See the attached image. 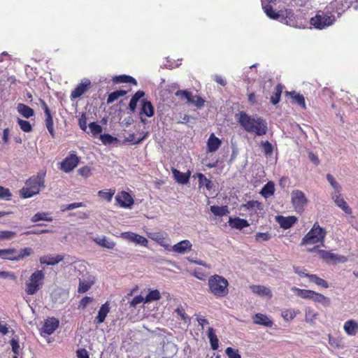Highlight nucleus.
<instances>
[{
  "instance_id": "obj_1",
  "label": "nucleus",
  "mask_w": 358,
  "mask_h": 358,
  "mask_svg": "<svg viewBox=\"0 0 358 358\" xmlns=\"http://www.w3.org/2000/svg\"><path fill=\"white\" fill-rule=\"evenodd\" d=\"M241 127L249 134L262 136L268 132L267 121L257 115H250L245 111H240L235 115Z\"/></svg>"
},
{
  "instance_id": "obj_2",
  "label": "nucleus",
  "mask_w": 358,
  "mask_h": 358,
  "mask_svg": "<svg viewBox=\"0 0 358 358\" xmlns=\"http://www.w3.org/2000/svg\"><path fill=\"white\" fill-rule=\"evenodd\" d=\"M262 6L266 15L272 20H277L290 27H296L294 13L291 9L280 10L275 12L269 3Z\"/></svg>"
},
{
  "instance_id": "obj_3",
  "label": "nucleus",
  "mask_w": 358,
  "mask_h": 358,
  "mask_svg": "<svg viewBox=\"0 0 358 358\" xmlns=\"http://www.w3.org/2000/svg\"><path fill=\"white\" fill-rule=\"evenodd\" d=\"M208 292L217 298H222L229 294L228 280L222 275L215 274L208 280Z\"/></svg>"
},
{
  "instance_id": "obj_4",
  "label": "nucleus",
  "mask_w": 358,
  "mask_h": 358,
  "mask_svg": "<svg viewBox=\"0 0 358 358\" xmlns=\"http://www.w3.org/2000/svg\"><path fill=\"white\" fill-rule=\"evenodd\" d=\"M45 173L38 174L25 182V187L20 191V196L23 199L30 198L40 192V188L45 187Z\"/></svg>"
},
{
  "instance_id": "obj_5",
  "label": "nucleus",
  "mask_w": 358,
  "mask_h": 358,
  "mask_svg": "<svg viewBox=\"0 0 358 358\" xmlns=\"http://www.w3.org/2000/svg\"><path fill=\"white\" fill-rule=\"evenodd\" d=\"M326 235V229L321 227L318 222H315L312 229L302 238L301 244L308 245L320 243L323 245Z\"/></svg>"
},
{
  "instance_id": "obj_6",
  "label": "nucleus",
  "mask_w": 358,
  "mask_h": 358,
  "mask_svg": "<svg viewBox=\"0 0 358 358\" xmlns=\"http://www.w3.org/2000/svg\"><path fill=\"white\" fill-rule=\"evenodd\" d=\"M44 279L45 273L42 270L35 271L31 275L29 281L26 284V293L29 295L35 294L42 287Z\"/></svg>"
},
{
  "instance_id": "obj_7",
  "label": "nucleus",
  "mask_w": 358,
  "mask_h": 358,
  "mask_svg": "<svg viewBox=\"0 0 358 358\" xmlns=\"http://www.w3.org/2000/svg\"><path fill=\"white\" fill-rule=\"evenodd\" d=\"M335 20L334 15H329L324 12H318L317 14L310 19V24L319 29H324L331 25Z\"/></svg>"
},
{
  "instance_id": "obj_8",
  "label": "nucleus",
  "mask_w": 358,
  "mask_h": 358,
  "mask_svg": "<svg viewBox=\"0 0 358 358\" xmlns=\"http://www.w3.org/2000/svg\"><path fill=\"white\" fill-rule=\"evenodd\" d=\"M291 200L294 210L297 213L304 211L305 206L308 203V199L305 194L301 190H294L291 193Z\"/></svg>"
},
{
  "instance_id": "obj_9",
  "label": "nucleus",
  "mask_w": 358,
  "mask_h": 358,
  "mask_svg": "<svg viewBox=\"0 0 358 358\" xmlns=\"http://www.w3.org/2000/svg\"><path fill=\"white\" fill-rule=\"evenodd\" d=\"M315 250H317L318 253L322 259L324 260L329 262H342L344 263L347 262V258L345 256L336 255L334 253H332L329 251H326L324 250H317V246L314 247L313 249L310 250V251L313 252Z\"/></svg>"
},
{
  "instance_id": "obj_10",
  "label": "nucleus",
  "mask_w": 358,
  "mask_h": 358,
  "mask_svg": "<svg viewBox=\"0 0 358 358\" xmlns=\"http://www.w3.org/2000/svg\"><path fill=\"white\" fill-rule=\"evenodd\" d=\"M79 158L74 153L70 154L61 163V169L65 173H70L78 164Z\"/></svg>"
},
{
  "instance_id": "obj_11",
  "label": "nucleus",
  "mask_w": 358,
  "mask_h": 358,
  "mask_svg": "<svg viewBox=\"0 0 358 358\" xmlns=\"http://www.w3.org/2000/svg\"><path fill=\"white\" fill-rule=\"evenodd\" d=\"M120 237L143 246H147L148 243V241L145 237L131 231L122 232L120 234Z\"/></svg>"
},
{
  "instance_id": "obj_12",
  "label": "nucleus",
  "mask_w": 358,
  "mask_h": 358,
  "mask_svg": "<svg viewBox=\"0 0 358 358\" xmlns=\"http://www.w3.org/2000/svg\"><path fill=\"white\" fill-rule=\"evenodd\" d=\"M91 86V82L89 79L84 78L81 80L76 87L71 92V98L76 99L80 97Z\"/></svg>"
},
{
  "instance_id": "obj_13",
  "label": "nucleus",
  "mask_w": 358,
  "mask_h": 358,
  "mask_svg": "<svg viewBox=\"0 0 358 358\" xmlns=\"http://www.w3.org/2000/svg\"><path fill=\"white\" fill-rule=\"evenodd\" d=\"M115 200L122 208H131L134 204L133 198L125 191L119 192L115 196Z\"/></svg>"
},
{
  "instance_id": "obj_14",
  "label": "nucleus",
  "mask_w": 358,
  "mask_h": 358,
  "mask_svg": "<svg viewBox=\"0 0 358 358\" xmlns=\"http://www.w3.org/2000/svg\"><path fill=\"white\" fill-rule=\"evenodd\" d=\"M59 327V320L55 317L48 318L44 322L42 327L41 335L44 334L50 335L52 334Z\"/></svg>"
},
{
  "instance_id": "obj_15",
  "label": "nucleus",
  "mask_w": 358,
  "mask_h": 358,
  "mask_svg": "<svg viewBox=\"0 0 358 358\" xmlns=\"http://www.w3.org/2000/svg\"><path fill=\"white\" fill-rule=\"evenodd\" d=\"M331 199L334 200L336 205L345 213L351 214L352 213L351 208L348 205L346 201L342 197L341 193L332 194Z\"/></svg>"
},
{
  "instance_id": "obj_16",
  "label": "nucleus",
  "mask_w": 358,
  "mask_h": 358,
  "mask_svg": "<svg viewBox=\"0 0 358 358\" xmlns=\"http://www.w3.org/2000/svg\"><path fill=\"white\" fill-rule=\"evenodd\" d=\"M276 221L280 224L281 228L284 229H288L296 222L297 218L295 216L284 217L282 215H278L276 217Z\"/></svg>"
},
{
  "instance_id": "obj_17",
  "label": "nucleus",
  "mask_w": 358,
  "mask_h": 358,
  "mask_svg": "<svg viewBox=\"0 0 358 358\" xmlns=\"http://www.w3.org/2000/svg\"><path fill=\"white\" fill-rule=\"evenodd\" d=\"M192 244L189 240H183L172 246L171 250L179 254H185L192 250Z\"/></svg>"
},
{
  "instance_id": "obj_18",
  "label": "nucleus",
  "mask_w": 358,
  "mask_h": 358,
  "mask_svg": "<svg viewBox=\"0 0 358 358\" xmlns=\"http://www.w3.org/2000/svg\"><path fill=\"white\" fill-rule=\"evenodd\" d=\"M64 259V256L62 255H57L56 256L45 255L39 259V262L42 264L50 266H55Z\"/></svg>"
},
{
  "instance_id": "obj_19",
  "label": "nucleus",
  "mask_w": 358,
  "mask_h": 358,
  "mask_svg": "<svg viewBox=\"0 0 358 358\" xmlns=\"http://www.w3.org/2000/svg\"><path fill=\"white\" fill-rule=\"evenodd\" d=\"M171 171L175 180L178 183L185 185L189 182L191 174L190 171H188L187 173H182L174 168H172Z\"/></svg>"
},
{
  "instance_id": "obj_20",
  "label": "nucleus",
  "mask_w": 358,
  "mask_h": 358,
  "mask_svg": "<svg viewBox=\"0 0 358 358\" xmlns=\"http://www.w3.org/2000/svg\"><path fill=\"white\" fill-rule=\"evenodd\" d=\"M94 278L92 276H90L87 279L80 278L78 292L79 293H85L94 284Z\"/></svg>"
},
{
  "instance_id": "obj_21",
  "label": "nucleus",
  "mask_w": 358,
  "mask_h": 358,
  "mask_svg": "<svg viewBox=\"0 0 358 358\" xmlns=\"http://www.w3.org/2000/svg\"><path fill=\"white\" fill-rule=\"evenodd\" d=\"M221 141L216 137L214 134H211L207 141V151L208 152L217 151L221 145Z\"/></svg>"
},
{
  "instance_id": "obj_22",
  "label": "nucleus",
  "mask_w": 358,
  "mask_h": 358,
  "mask_svg": "<svg viewBox=\"0 0 358 358\" xmlns=\"http://www.w3.org/2000/svg\"><path fill=\"white\" fill-rule=\"evenodd\" d=\"M109 312L110 304L108 301H106L101 306L98 312V315L95 318V323L97 324H100L101 323L103 322Z\"/></svg>"
},
{
  "instance_id": "obj_23",
  "label": "nucleus",
  "mask_w": 358,
  "mask_h": 358,
  "mask_svg": "<svg viewBox=\"0 0 358 358\" xmlns=\"http://www.w3.org/2000/svg\"><path fill=\"white\" fill-rule=\"evenodd\" d=\"M343 329L348 336H355L358 332V323L353 320H348L345 322Z\"/></svg>"
},
{
  "instance_id": "obj_24",
  "label": "nucleus",
  "mask_w": 358,
  "mask_h": 358,
  "mask_svg": "<svg viewBox=\"0 0 358 358\" xmlns=\"http://www.w3.org/2000/svg\"><path fill=\"white\" fill-rule=\"evenodd\" d=\"M254 323L257 324H261L267 327H271L273 324L272 320L267 315L262 313H257L255 315Z\"/></svg>"
},
{
  "instance_id": "obj_25",
  "label": "nucleus",
  "mask_w": 358,
  "mask_h": 358,
  "mask_svg": "<svg viewBox=\"0 0 358 358\" xmlns=\"http://www.w3.org/2000/svg\"><path fill=\"white\" fill-rule=\"evenodd\" d=\"M229 224L231 227L238 229H242L249 226V224L246 220L241 219L239 217H229Z\"/></svg>"
},
{
  "instance_id": "obj_26",
  "label": "nucleus",
  "mask_w": 358,
  "mask_h": 358,
  "mask_svg": "<svg viewBox=\"0 0 358 358\" xmlns=\"http://www.w3.org/2000/svg\"><path fill=\"white\" fill-rule=\"evenodd\" d=\"M140 115H145L147 117H152L154 115V107L150 101L143 100Z\"/></svg>"
},
{
  "instance_id": "obj_27",
  "label": "nucleus",
  "mask_w": 358,
  "mask_h": 358,
  "mask_svg": "<svg viewBox=\"0 0 358 358\" xmlns=\"http://www.w3.org/2000/svg\"><path fill=\"white\" fill-rule=\"evenodd\" d=\"M250 289L253 293L257 294L259 296H268L269 298L272 296V294L270 289L263 285H252L250 286Z\"/></svg>"
},
{
  "instance_id": "obj_28",
  "label": "nucleus",
  "mask_w": 358,
  "mask_h": 358,
  "mask_svg": "<svg viewBox=\"0 0 358 358\" xmlns=\"http://www.w3.org/2000/svg\"><path fill=\"white\" fill-rule=\"evenodd\" d=\"M285 94L287 96H290L294 103L299 105L301 108H306V103L305 98L302 94H298L294 91L292 92H285Z\"/></svg>"
},
{
  "instance_id": "obj_29",
  "label": "nucleus",
  "mask_w": 358,
  "mask_h": 358,
  "mask_svg": "<svg viewBox=\"0 0 358 358\" xmlns=\"http://www.w3.org/2000/svg\"><path fill=\"white\" fill-rule=\"evenodd\" d=\"M17 110L25 118H29L34 115V110L24 103H18Z\"/></svg>"
},
{
  "instance_id": "obj_30",
  "label": "nucleus",
  "mask_w": 358,
  "mask_h": 358,
  "mask_svg": "<svg viewBox=\"0 0 358 358\" xmlns=\"http://www.w3.org/2000/svg\"><path fill=\"white\" fill-rule=\"evenodd\" d=\"M15 248L0 249V257L3 259L15 261Z\"/></svg>"
},
{
  "instance_id": "obj_31",
  "label": "nucleus",
  "mask_w": 358,
  "mask_h": 358,
  "mask_svg": "<svg viewBox=\"0 0 358 358\" xmlns=\"http://www.w3.org/2000/svg\"><path fill=\"white\" fill-rule=\"evenodd\" d=\"M292 290L296 293V294L303 299H310L311 300L313 298L314 291L310 289H299L298 287H294L292 288Z\"/></svg>"
},
{
  "instance_id": "obj_32",
  "label": "nucleus",
  "mask_w": 358,
  "mask_h": 358,
  "mask_svg": "<svg viewBox=\"0 0 358 358\" xmlns=\"http://www.w3.org/2000/svg\"><path fill=\"white\" fill-rule=\"evenodd\" d=\"M33 252V249L29 247L21 248L20 250H16V253L15 254V261H20L27 258L30 256Z\"/></svg>"
},
{
  "instance_id": "obj_33",
  "label": "nucleus",
  "mask_w": 358,
  "mask_h": 358,
  "mask_svg": "<svg viewBox=\"0 0 358 358\" xmlns=\"http://www.w3.org/2000/svg\"><path fill=\"white\" fill-rule=\"evenodd\" d=\"M145 96V92L143 91L139 90L137 91L132 98L130 100L129 103V108L131 112H134L136 108V105L140 99Z\"/></svg>"
},
{
  "instance_id": "obj_34",
  "label": "nucleus",
  "mask_w": 358,
  "mask_h": 358,
  "mask_svg": "<svg viewBox=\"0 0 358 358\" xmlns=\"http://www.w3.org/2000/svg\"><path fill=\"white\" fill-rule=\"evenodd\" d=\"M275 192V186L274 183L272 181L268 182L266 185L262 187L260 194L265 198H268L269 196L273 195Z\"/></svg>"
},
{
  "instance_id": "obj_35",
  "label": "nucleus",
  "mask_w": 358,
  "mask_h": 358,
  "mask_svg": "<svg viewBox=\"0 0 358 358\" xmlns=\"http://www.w3.org/2000/svg\"><path fill=\"white\" fill-rule=\"evenodd\" d=\"M311 300L315 303H321L324 306H329L331 303L329 298L315 292H313V298Z\"/></svg>"
},
{
  "instance_id": "obj_36",
  "label": "nucleus",
  "mask_w": 358,
  "mask_h": 358,
  "mask_svg": "<svg viewBox=\"0 0 358 358\" xmlns=\"http://www.w3.org/2000/svg\"><path fill=\"white\" fill-rule=\"evenodd\" d=\"M208 337L210 341L211 348L213 350H216L219 347V340L212 327H209L208 329Z\"/></svg>"
},
{
  "instance_id": "obj_37",
  "label": "nucleus",
  "mask_w": 358,
  "mask_h": 358,
  "mask_svg": "<svg viewBox=\"0 0 358 358\" xmlns=\"http://www.w3.org/2000/svg\"><path fill=\"white\" fill-rule=\"evenodd\" d=\"M113 81L118 83H132L137 85L136 80L131 76L127 75L117 76L113 78Z\"/></svg>"
},
{
  "instance_id": "obj_38",
  "label": "nucleus",
  "mask_w": 358,
  "mask_h": 358,
  "mask_svg": "<svg viewBox=\"0 0 358 358\" xmlns=\"http://www.w3.org/2000/svg\"><path fill=\"white\" fill-rule=\"evenodd\" d=\"M199 187L205 186L207 189L210 190L213 188V183L210 180L208 179L203 173H197Z\"/></svg>"
},
{
  "instance_id": "obj_39",
  "label": "nucleus",
  "mask_w": 358,
  "mask_h": 358,
  "mask_svg": "<svg viewBox=\"0 0 358 358\" xmlns=\"http://www.w3.org/2000/svg\"><path fill=\"white\" fill-rule=\"evenodd\" d=\"M41 220L51 222L52 221V218L49 216V214L48 213L45 212L37 213L31 218V221L32 222H37Z\"/></svg>"
},
{
  "instance_id": "obj_40",
  "label": "nucleus",
  "mask_w": 358,
  "mask_h": 358,
  "mask_svg": "<svg viewBox=\"0 0 358 358\" xmlns=\"http://www.w3.org/2000/svg\"><path fill=\"white\" fill-rule=\"evenodd\" d=\"M160 298L161 294L158 289L149 290L148 294L145 297V303H148L154 301L159 300Z\"/></svg>"
},
{
  "instance_id": "obj_41",
  "label": "nucleus",
  "mask_w": 358,
  "mask_h": 358,
  "mask_svg": "<svg viewBox=\"0 0 358 358\" xmlns=\"http://www.w3.org/2000/svg\"><path fill=\"white\" fill-rule=\"evenodd\" d=\"M94 241L96 242V243L101 245V247H103V248H106L108 249H113L115 245V242L108 240L106 238V237H105V236H103L102 238H96L94 240Z\"/></svg>"
},
{
  "instance_id": "obj_42",
  "label": "nucleus",
  "mask_w": 358,
  "mask_h": 358,
  "mask_svg": "<svg viewBox=\"0 0 358 358\" xmlns=\"http://www.w3.org/2000/svg\"><path fill=\"white\" fill-rule=\"evenodd\" d=\"M210 211L217 216H224L229 213L228 208L227 206H210Z\"/></svg>"
},
{
  "instance_id": "obj_43",
  "label": "nucleus",
  "mask_w": 358,
  "mask_h": 358,
  "mask_svg": "<svg viewBox=\"0 0 358 358\" xmlns=\"http://www.w3.org/2000/svg\"><path fill=\"white\" fill-rule=\"evenodd\" d=\"M308 278L310 282L315 283L318 286H320L323 288L329 287L328 282L326 280L318 277L317 275H316L315 274H309V275H308Z\"/></svg>"
},
{
  "instance_id": "obj_44",
  "label": "nucleus",
  "mask_w": 358,
  "mask_h": 358,
  "mask_svg": "<svg viewBox=\"0 0 358 358\" xmlns=\"http://www.w3.org/2000/svg\"><path fill=\"white\" fill-rule=\"evenodd\" d=\"M260 147L265 156L270 157L273 152V146L268 141H262L260 143Z\"/></svg>"
},
{
  "instance_id": "obj_45",
  "label": "nucleus",
  "mask_w": 358,
  "mask_h": 358,
  "mask_svg": "<svg viewBox=\"0 0 358 358\" xmlns=\"http://www.w3.org/2000/svg\"><path fill=\"white\" fill-rule=\"evenodd\" d=\"M127 93L125 90H116L111 92L107 99V103L110 104L117 100L119 97L126 95Z\"/></svg>"
},
{
  "instance_id": "obj_46",
  "label": "nucleus",
  "mask_w": 358,
  "mask_h": 358,
  "mask_svg": "<svg viewBox=\"0 0 358 358\" xmlns=\"http://www.w3.org/2000/svg\"><path fill=\"white\" fill-rule=\"evenodd\" d=\"M327 180H328V182H329V184L331 185V186L333 187V189H334V192L333 194H338V193H341V186L340 185V184L336 180L335 178L328 173L327 175Z\"/></svg>"
},
{
  "instance_id": "obj_47",
  "label": "nucleus",
  "mask_w": 358,
  "mask_h": 358,
  "mask_svg": "<svg viewBox=\"0 0 358 358\" xmlns=\"http://www.w3.org/2000/svg\"><path fill=\"white\" fill-rule=\"evenodd\" d=\"M45 126L47 127V129L50 134L54 137L55 136V131H54V127H53V120L51 115V112H49L48 113H45Z\"/></svg>"
},
{
  "instance_id": "obj_48",
  "label": "nucleus",
  "mask_w": 358,
  "mask_h": 358,
  "mask_svg": "<svg viewBox=\"0 0 358 358\" xmlns=\"http://www.w3.org/2000/svg\"><path fill=\"white\" fill-rule=\"evenodd\" d=\"M282 91V87L280 85H278L275 89V92L271 97V102L273 105H276L280 100V96Z\"/></svg>"
},
{
  "instance_id": "obj_49",
  "label": "nucleus",
  "mask_w": 358,
  "mask_h": 358,
  "mask_svg": "<svg viewBox=\"0 0 358 358\" xmlns=\"http://www.w3.org/2000/svg\"><path fill=\"white\" fill-rule=\"evenodd\" d=\"M318 313L310 307L306 308L305 310V318L306 321L308 322L313 323Z\"/></svg>"
},
{
  "instance_id": "obj_50",
  "label": "nucleus",
  "mask_w": 358,
  "mask_h": 358,
  "mask_svg": "<svg viewBox=\"0 0 358 358\" xmlns=\"http://www.w3.org/2000/svg\"><path fill=\"white\" fill-rule=\"evenodd\" d=\"M299 313V311L295 310L294 309H287L283 310L282 312V317L286 321H290L293 320L296 315Z\"/></svg>"
},
{
  "instance_id": "obj_51",
  "label": "nucleus",
  "mask_w": 358,
  "mask_h": 358,
  "mask_svg": "<svg viewBox=\"0 0 358 358\" xmlns=\"http://www.w3.org/2000/svg\"><path fill=\"white\" fill-rule=\"evenodd\" d=\"M114 194L115 190L113 189H109L108 192H105L103 190H100L98 192V196L108 202L112 200Z\"/></svg>"
},
{
  "instance_id": "obj_52",
  "label": "nucleus",
  "mask_w": 358,
  "mask_h": 358,
  "mask_svg": "<svg viewBox=\"0 0 358 358\" xmlns=\"http://www.w3.org/2000/svg\"><path fill=\"white\" fill-rule=\"evenodd\" d=\"M175 94L176 96L186 99L187 103L193 101V95L187 90H178Z\"/></svg>"
},
{
  "instance_id": "obj_53",
  "label": "nucleus",
  "mask_w": 358,
  "mask_h": 358,
  "mask_svg": "<svg viewBox=\"0 0 358 358\" xmlns=\"http://www.w3.org/2000/svg\"><path fill=\"white\" fill-rule=\"evenodd\" d=\"M147 133L140 138H136L134 134H130L128 137L124 139V141L131 143V144H139L141 143L147 136Z\"/></svg>"
},
{
  "instance_id": "obj_54",
  "label": "nucleus",
  "mask_w": 358,
  "mask_h": 358,
  "mask_svg": "<svg viewBox=\"0 0 358 358\" xmlns=\"http://www.w3.org/2000/svg\"><path fill=\"white\" fill-rule=\"evenodd\" d=\"M85 204L83 202H78V203H72L68 205H62L60 206V209L62 212L66 211V210H71L80 207H85Z\"/></svg>"
},
{
  "instance_id": "obj_55",
  "label": "nucleus",
  "mask_w": 358,
  "mask_h": 358,
  "mask_svg": "<svg viewBox=\"0 0 358 358\" xmlns=\"http://www.w3.org/2000/svg\"><path fill=\"white\" fill-rule=\"evenodd\" d=\"M17 123L20 129L24 132H30L32 130V127L29 121L17 118Z\"/></svg>"
},
{
  "instance_id": "obj_56",
  "label": "nucleus",
  "mask_w": 358,
  "mask_h": 358,
  "mask_svg": "<svg viewBox=\"0 0 358 358\" xmlns=\"http://www.w3.org/2000/svg\"><path fill=\"white\" fill-rule=\"evenodd\" d=\"M100 139L104 145H110L117 141V138L113 137L108 134H101Z\"/></svg>"
},
{
  "instance_id": "obj_57",
  "label": "nucleus",
  "mask_w": 358,
  "mask_h": 358,
  "mask_svg": "<svg viewBox=\"0 0 358 358\" xmlns=\"http://www.w3.org/2000/svg\"><path fill=\"white\" fill-rule=\"evenodd\" d=\"M242 206L248 210H253L256 209H260L261 203L257 201H249Z\"/></svg>"
},
{
  "instance_id": "obj_58",
  "label": "nucleus",
  "mask_w": 358,
  "mask_h": 358,
  "mask_svg": "<svg viewBox=\"0 0 358 358\" xmlns=\"http://www.w3.org/2000/svg\"><path fill=\"white\" fill-rule=\"evenodd\" d=\"M90 132L93 136H96L102 132V127L96 122H91L89 124Z\"/></svg>"
},
{
  "instance_id": "obj_59",
  "label": "nucleus",
  "mask_w": 358,
  "mask_h": 358,
  "mask_svg": "<svg viewBox=\"0 0 358 358\" xmlns=\"http://www.w3.org/2000/svg\"><path fill=\"white\" fill-rule=\"evenodd\" d=\"M225 352L229 358H241V356L239 354L238 350H237V349H234L233 348L228 347V348H227Z\"/></svg>"
},
{
  "instance_id": "obj_60",
  "label": "nucleus",
  "mask_w": 358,
  "mask_h": 358,
  "mask_svg": "<svg viewBox=\"0 0 358 358\" xmlns=\"http://www.w3.org/2000/svg\"><path fill=\"white\" fill-rule=\"evenodd\" d=\"M329 343L334 348L338 349L343 348V345L342 344V341L338 338L332 337L329 336Z\"/></svg>"
},
{
  "instance_id": "obj_61",
  "label": "nucleus",
  "mask_w": 358,
  "mask_h": 358,
  "mask_svg": "<svg viewBox=\"0 0 358 358\" xmlns=\"http://www.w3.org/2000/svg\"><path fill=\"white\" fill-rule=\"evenodd\" d=\"M12 194L9 189L0 185V199L10 200Z\"/></svg>"
},
{
  "instance_id": "obj_62",
  "label": "nucleus",
  "mask_w": 358,
  "mask_h": 358,
  "mask_svg": "<svg viewBox=\"0 0 358 358\" xmlns=\"http://www.w3.org/2000/svg\"><path fill=\"white\" fill-rule=\"evenodd\" d=\"M16 233L12 231H0V240H9L14 238Z\"/></svg>"
},
{
  "instance_id": "obj_63",
  "label": "nucleus",
  "mask_w": 358,
  "mask_h": 358,
  "mask_svg": "<svg viewBox=\"0 0 358 358\" xmlns=\"http://www.w3.org/2000/svg\"><path fill=\"white\" fill-rule=\"evenodd\" d=\"M271 236L268 232L262 233L259 232L255 235V240L258 242H263L268 241Z\"/></svg>"
},
{
  "instance_id": "obj_64",
  "label": "nucleus",
  "mask_w": 358,
  "mask_h": 358,
  "mask_svg": "<svg viewBox=\"0 0 358 358\" xmlns=\"http://www.w3.org/2000/svg\"><path fill=\"white\" fill-rule=\"evenodd\" d=\"M10 345L12 348V351L17 356L20 352V348L18 341L15 338H12L10 340Z\"/></svg>"
}]
</instances>
